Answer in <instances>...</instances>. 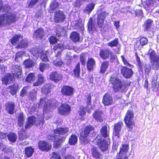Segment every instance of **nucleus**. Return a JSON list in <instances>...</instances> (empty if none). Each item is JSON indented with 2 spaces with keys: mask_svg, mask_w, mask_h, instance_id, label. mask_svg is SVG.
I'll return each instance as SVG.
<instances>
[{
  "mask_svg": "<svg viewBox=\"0 0 159 159\" xmlns=\"http://www.w3.org/2000/svg\"><path fill=\"white\" fill-rule=\"evenodd\" d=\"M2 3L0 2V12H5V13L0 16V27L10 25L16 20V14L9 11L10 7L7 5H2Z\"/></svg>",
  "mask_w": 159,
  "mask_h": 159,
  "instance_id": "f257e3e1",
  "label": "nucleus"
},
{
  "mask_svg": "<svg viewBox=\"0 0 159 159\" xmlns=\"http://www.w3.org/2000/svg\"><path fill=\"white\" fill-rule=\"evenodd\" d=\"M110 81L113 85V89L115 92H120L119 94L116 95L115 99L117 100L121 99L122 92L129 86L130 84V82L121 81L119 79L115 77H111Z\"/></svg>",
  "mask_w": 159,
  "mask_h": 159,
  "instance_id": "f03ea898",
  "label": "nucleus"
},
{
  "mask_svg": "<svg viewBox=\"0 0 159 159\" xmlns=\"http://www.w3.org/2000/svg\"><path fill=\"white\" fill-rule=\"evenodd\" d=\"M108 14L106 12L101 13L98 15L96 20H93L92 18H90L88 24V30L92 33L96 30V27L101 28L103 26L104 20Z\"/></svg>",
  "mask_w": 159,
  "mask_h": 159,
  "instance_id": "7ed1b4c3",
  "label": "nucleus"
},
{
  "mask_svg": "<svg viewBox=\"0 0 159 159\" xmlns=\"http://www.w3.org/2000/svg\"><path fill=\"white\" fill-rule=\"evenodd\" d=\"M57 106L56 101L55 100H48L47 98H41L38 103L39 108L43 107V109L44 111H49L51 108L54 109L56 108Z\"/></svg>",
  "mask_w": 159,
  "mask_h": 159,
  "instance_id": "20e7f679",
  "label": "nucleus"
},
{
  "mask_svg": "<svg viewBox=\"0 0 159 159\" xmlns=\"http://www.w3.org/2000/svg\"><path fill=\"white\" fill-rule=\"evenodd\" d=\"M91 97L90 95H88L86 96L85 102L86 103V107L83 106L80 107V110L79 111V115L81 116H83L86 113V111L89 113L92 109V107L91 105Z\"/></svg>",
  "mask_w": 159,
  "mask_h": 159,
  "instance_id": "39448f33",
  "label": "nucleus"
},
{
  "mask_svg": "<svg viewBox=\"0 0 159 159\" xmlns=\"http://www.w3.org/2000/svg\"><path fill=\"white\" fill-rule=\"evenodd\" d=\"M134 112L131 110L129 109L126 114L125 118V123L128 127L131 129L134 126Z\"/></svg>",
  "mask_w": 159,
  "mask_h": 159,
  "instance_id": "423d86ee",
  "label": "nucleus"
},
{
  "mask_svg": "<svg viewBox=\"0 0 159 159\" xmlns=\"http://www.w3.org/2000/svg\"><path fill=\"white\" fill-rule=\"evenodd\" d=\"M129 146L127 144H122L120 148V152L116 159H128L127 154L129 150Z\"/></svg>",
  "mask_w": 159,
  "mask_h": 159,
  "instance_id": "0eeeda50",
  "label": "nucleus"
},
{
  "mask_svg": "<svg viewBox=\"0 0 159 159\" xmlns=\"http://www.w3.org/2000/svg\"><path fill=\"white\" fill-rule=\"evenodd\" d=\"M66 19V15L63 11L59 10L56 11L54 16V20L55 23L63 22Z\"/></svg>",
  "mask_w": 159,
  "mask_h": 159,
  "instance_id": "6e6552de",
  "label": "nucleus"
},
{
  "mask_svg": "<svg viewBox=\"0 0 159 159\" xmlns=\"http://www.w3.org/2000/svg\"><path fill=\"white\" fill-rule=\"evenodd\" d=\"M120 73L126 79L130 78L132 76L134 72L132 70L125 66H122Z\"/></svg>",
  "mask_w": 159,
  "mask_h": 159,
  "instance_id": "1a4fd4ad",
  "label": "nucleus"
},
{
  "mask_svg": "<svg viewBox=\"0 0 159 159\" xmlns=\"http://www.w3.org/2000/svg\"><path fill=\"white\" fill-rule=\"evenodd\" d=\"M58 112L61 115H65L68 114L71 111L70 105L66 103L62 104L58 108Z\"/></svg>",
  "mask_w": 159,
  "mask_h": 159,
  "instance_id": "9d476101",
  "label": "nucleus"
},
{
  "mask_svg": "<svg viewBox=\"0 0 159 159\" xmlns=\"http://www.w3.org/2000/svg\"><path fill=\"white\" fill-rule=\"evenodd\" d=\"M12 74L14 78H20L22 77V69L21 67L18 65H14L12 66Z\"/></svg>",
  "mask_w": 159,
  "mask_h": 159,
  "instance_id": "9b49d317",
  "label": "nucleus"
},
{
  "mask_svg": "<svg viewBox=\"0 0 159 159\" xmlns=\"http://www.w3.org/2000/svg\"><path fill=\"white\" fill-rule=\"evenodd\" d=\"M74 88L67 85L64 86L61 88V93L64 96H72L73 94Z\"/></svg>",
  "mask_w": 159,
  "mask_h": 159,
  "instance_id": "f8f14e48",
  "label": "nucleus"
},
{
  "mask_svg": "<svg viewBox=\"0 0 159 159\" xmlns=\"http://www.w3.org/2000/svg\"><path fill=\"white\" fill-rule=\"evenodd\" d=\"M45 36L44 30L42 28H38L34 31L33 34V37L37 40H41Z\"/></svg>",
  "mask_w": 159,
  "mask_h": 159,
  "instance_id": "ddd939ff",
  "label": "nucleus"
},
{
  "mask_svg": "<svg viewBox=\"0 0 159 159\" xmlns=\"http://www.w3.org/2000/svg\"><path fill=\"white\" fill-rule=\"evenodd\" d=\"M39 149L42 151H48L51 149V145L46 141H40L38 143Z\"/></svg>",
  "mask_w": 159,
  "mask_h": 159,
  "instance_id": "4468645a",
  "label": "nucleus"
},
{
  "mask_svg": "<svg viewBox=\"0 0 159 159\" xmlns=\"http://www.w3.org/2000/svg\"><path fill=\"white\" fill-rule=\"evenodd\" d=\"M93 118L97 122H101L103 121V113L100 110L97 109L93 114Z\"/></svg>",
  "mask_w": 159,
  "mask_h": 159,
  "instance_id": "2eb2a0df",
  "label": "nucleus"
},
{
  "mask_svg": "<svg viewBox=\"0 0 159 159\" xmlns=\"http://www.w3.org/2000/svg\"><path fill=\"white\" fill-rule=\"evenodd\" d=\"M113 102L112 97L110 94L107 93L103 96L102 102L105 106L111 105Z\"/></svg>",
  "mask_w": 159,
  "mask_h": 159,
  "instance_id": "dca6fc26",
  "label": "nucleus"
},
{
  "mask_svg": "<svg viewBox=\"0 0 159 159\" xmlns=\"http://www.w3.org/2000/svg\"><path fill=\"white\" fill-rule=\"evenodd\" d=\"M148 43V40L146 38L143 37L140 39L139 40L136 41L134 44V47L136 48L140 49L143 47V46L147 44Z\"/></svg>",
  "mask_w": 159,
  "mask_h": 159,
  "instance_id": "f3484780",
  "label": "nucleus"
},
{
  "mask_svg": "<svg viewBox=\"0 0 159 159\" xmlns=\"http://www.w3.org/2000/svg\"><path fill=\"white\" fill-rule=\"evenodd\" d=\"M123 125L122 123L119 122L115 124L114 126V130L113 133V136L119 138L120 136V131L121 129V127Z\"/></svg>",
  "mask_w": 159,
  "mask_h": 159,
  "instance_id": "a211bd4d",
  "label": "nucleus"
},
{
  "mask_svg": "<svg viewBox=\"0 0 159 159\" xmlns=\"http://www.w3.org/2000/svg\"><path fill=\"white\" fill-rule=\"evenodd\" d=\"M69 129L67 127L59 128H57L54 130V134L57 135L58 137L61 136V135H63V136L66 134L68 132Z\"/></svg>",
  "mask_w": 159,
  "mask_h": 159,
  "instance_id": "6ab92c4d",
  "label": "nucleus"
},
{
  "mask_svg": "<svg viewBox=\"0 0 159 159\" xmlns=\"http://www.w3.org/2000/svg\"><path fill=\"white\" fill-rule=\"evenodd\" d=\"M5 106L6 110L9 114H14L15 107V105L14 102H9L6 104Z\"/></svg>",
  "mask_w": 159,
  "mask_h": 159,
  "instance_id": "aec40b11",
  "label": "nucleus"
},
{
  "mask_svg": "<svg viewBox=\"0 0 159 159\" xmlns=\"http://www.w3.org/2000/svg\"><path fill=\"white\" fill-rule=\"evenodd\" d=\"M50 76L51 80L56 82H58L60 80L62 77L61 74L57 71L52 72Z\"/></svg>",
  "mask_w": 159,
  "mask_h": 159,
  "instance_id": "412c9836",
  "label": "nucleus"
},
{
  "mask_svg": "<svg viewBox=\"0 0 159 159\" xmlns=\"http://www.w3.org/2000/svg\"><path fill=\"white\" fill-rule=\"evenodd\" d=\"M111 51L107 49L99 50V55L102 59L106 60L109 57V54Z\"/></svg>",
  "mask_w": 159,
  "mask_h": 159,
  "instance_id": "4be33fe9",
  "label": "nucleus"
},
{
  "mask_svg": "<svg viewBox=\"0 0 159 159\" xmlns=\"http://www.w3.org/2000/svg\"><path fill=\"white\" fill-rule=\"evenodd\" d=\"M96 65V62L93 58H89L87 62V68L88 71H93Z\"/></svg>",
  "mask_w": 159,
  "mask_h": 159,
  "instance_id": "5701e85b",
  "label": "nucleus"
},
{
  "mask_svg": "<svg viewBox=\"0 0 159 159\" xmlns=\"http://www.w3.org/2000/svg\"><path fill=\"white\" fill-rule=\"evenodd\" d=\"M13 74H8L7 76H5L2 78V81L3 84H7L10 83L14 78Z\"/></svg>",
  "mask_w": 159,
  "mask_h": 159,
  "instance_id": "b1692460",
  "label": "nucleus"
},
{
  "mask_svg": "<svg viewBox=\"0 0 159 159\" xmlns=\"http://www.w3.org/2000/svg\"><path fill=\"white\" fill-rule=\"evenodd\" d=\"M100 132L102 136L108 140H110L109 137V130L107 129V126L106 125L102 126L101 128Z\"/></svg>",
  "mask_w": 159,
  "mask_h": 159,
  "instance_id": "393cba45",
  "label": "nucleus"
},
{
  "mask_svg": "<svg viewBox=\"0 0 159 159\" xmlns=\"http://www.w3.org/2000/svg\"><path fill=\"white\" fill-rule=\"evenodd\" d=\"M66 138V136H65L57 137V140L54 142L53 144L54 148H57L60 147L61 143L65 140Z\"/></svg>",
  "mask_w": 159,
  "mask_h": 159,
  "instance_id": "a878e982",
  "label": "nucleus"
},
{
  "mask_svg": "<svg viewBox=\"0 0 159 159\" xmlns=\"http://www.w3.org/2000/svg\"><path fill=\"white\" fill-rule=\"evenodd\" d=\"M70 37L71 40L76 43L80 41V34L76 32L73 31L70 33Z\"/></svg>",
  "mask_w": 159,
  "mask_h": 159,
  "instance_id": "bb28decb",
  "label": "nucleus"
},
{
  "mask_svg": "<svg viewBox=\"0 0 159 159\" xmlns=\"http://www.w3.org/2000/svg\"><path fill=\"white\" fill-rule=\"evenodd\" d=\"M148 54H149V58L151 63L159 60V57L156 54L154 51L150 49Z\"/></svg>",
  "mask_w": 159,
  "mask_h": 159,
  "instance_id": "cd10ccee",
  "label": "nucleus"
},
{
  "mask_svg": "<svg viewBox=\"0 0 159 159\" xmlns=\"http://www.w3.org/2000/svg\"><path fill=\"white\" fill-rule=\"evenodd\" d=\"M107 139H103L100 142L99 144V147L102 151H104L107 150L108 148V141Z\"/></svg>",
  "mask_w": 159,
  "mask_h": 159,
  "instance_id": "c85d7f7f",
  "label": "nucleus"
},
{
  "mask_svg": "<svg viewBox=\"0 0 159 159\" xmlns=\"http://www.w3.org/2000/svg\"><path fill=\"white\" fill-rule=\"evenodd\" d=\"M153 23V21L150 19H148L146 21L143 25L144 30H150Z\"/></svg>",
  "mask_w": 159,
  "mask_h": 159,
  "instance_id": "c756f323",
  "label": "nucleus"
},
{
  "mask_svg": "<svg viewBox=\"0 0 159 159\" xmlns=\"http://www.w3.org/2000/svg\"><path fill=\"white\" fill-rule=\"evenodd\" d=\"M27 120V122L25 126L26 129L29 128L34 125L35 123L36 118L34 117L30 116L28 118Z\"/></svg>",
  "mask_w": 159,
  "mask_h": 159,
  "instance_id": "7c9ffc66",
  "label": "nucleus"
},
{
  "mask_svg": "<svg viewBox=\"0 0 159 159\" xmlns=\"http://www.w3.org/2000/svg\"><path fill=\"white\" fill-rule=\"evenodd\" d=\"M94 129V128L92 125L87 126L84 129V130L82 131L81 134L84 136L87 137L90 133Z\"/></svg>",
  "mask_w": 159,
  "mask_h": 159,
  "instance_id": "2f4dec72",
  "label": "nucleus"
},
{
  "mask_svg": "<svg viewBox=\"0 0 159 159\" xmlns=\"http://www.w3.org/2000/svg\"><path fill=\"white\" fill-rule=\"evenodd\" d=\"M109 65V62L108 61H103L101 65L100 73L102 74L104 73L108 68Z\"/></svg>",
  "mask_w": 159,
  "mask_h": 159,
  "instance_id": "473e14b6",
  "label": "nucleus"
},
{
  "mask_svg": "<svg viewBox=\"0 0 159 159\" xmlns=\"http://www.w3.org/2000/svg\"><path fill=\"white\" fill-rule=\"evenodd\" d=\"M25 120V119L24 117L23 114L21 113L20 114L18 119V126L20 128H22L21 129V131L22 132H23L24 130L23 128Z\"/></svg>",
  "mask_w": 159,
  "mask_h": 159,
  "instance_id": "72a5a7b5",
  "label": "nucleus"
},
{
  "mask_svg": "<svg viewBox=\"0 0 159 159\" xmlns=\"http://www.w3.org/2000/svg\"><path fill=\"white\" fill-rule=\"evenodd\" d=\"M8 90L11 94L13 95H15L17 93V90L18 89V85L17 84H14L11 86H10L8 88Z\"/></svg>",
  "mask_w": 159,
  "mask_h": 159,
  "instance_id": "f704fd0d",
  "label": "nucleus"
},
{
  "mask_svg": "<svg viewBox=\"0 0 159 159\" xmlns=\"http://www.w3.org/2000/svg\"><path fill=\"white\" fill-rule=\"evenodd\" d=\"M22 39V37L20 35H16L14 36L11 40V42L13 45H16L19 43V41L20 40H21Z\"/></svg>",
  "mask_w": 159,
  "mask_h": 159,
  "instance_id": "c9c22d12",
  "label": "nucleus"
},
{
  "mask_svg": "<svg viewBox=\"0 0 159 159\" xmlns=\"http://www.w3.org/2000/svg\"><path fill=\"white\" fill-rule=\"evenodd\" d=\"M51 87L52 85L50 84H45L42 88L41 92L46 94H48L49 92H50Z\"/></svg>",
  "mask_w": 159,
  "mask_h": 159,
  "instance_id": "e433bc0d",
  "label": "nucleus"
},
{
  "mask_svg": "<svg viewBox=\"0 0 159 159\" xmlns=\"http://www.w3.org/2000/svg\"><path fill=\"white\" fill-rule=\"evenodd\" d=\"M34 151V149L32 147H27L25 149V156L28 157H31Z\"/></svg>",
  "mask_w": 159,
  "mask_h": 159,
  "instance_id": "4c0bfd02",
  "label": "nucleus"
},
{
  "mask_svg": "<svg viewBox=\"0 0 159 159\" xmlns=\"http://www.w3.org/2000/svg\"><path fill=\"white\" fill-rule=\"evenodd\" d=\"M77 137L75 134H72L69 139V143L70 145H74L77 143Z\"/></svg>",
  "mask_w": 159,
  "mask_h": 159,
  "instance_id": "58836bf2",
  "label": "nucleus"
},
{
  "mask_svg": "<svg viewBox=\"0 0 159 159\" xmlns=\"http://www.w3.org/2000/svg\"><path fill=\"white\" fill-rule=\"evenodd\" d=\"M95 4L93 3L89 4L86 7L84 12L87 14H89L93 9Z\"/></svg>",
  "mask_w": 159,
  "mask_h": 159,
  "instance_id": "ea45409f",
  "label": "nucleus"
},
{
  "mask_svg": "<svg viewBox=\"0 0 159 159\" xmlns=\"http://www.w3.org/2000/svg\"><path fill=\"white\" fill-rule=\"evenodd\" d=\"M118 44L119 40L117 38H116L113 40L107 43V46L111 48L117 47Z\"/></svg>",
  "mask_w": 159,
  "mask_h": 159,
  "instance_id": "a19ab883",
  "label": "nucleus"
},
{
  "mask_svg": "<svg viewBox=\"0 0 159 159\" xmlns=\"http://www.w3.org/2000/svg\"><path fill=\"white\" fill-rule=\"evenodd\" d=\"M42 52V49L40 48L35 47L31 51L30 53L34 56H38L39 54H41Z\"/></svg>",
  "mask_w": 159,
  "mask_h": 159,
  "instance_id": "79ce46f5",
  "label": "nucleus"
},
{
  "mask_svg": "<svg viewBox=\"0 0 159 159\" xmlns=\"http://www.w3.org/2000/svg\"><path fill=\"white\" fill-rule=\"evenodd\" d=\"M24 64L26 68H31L34 66L35 63L33 61L28 59L24 61Z\"/></svg>",
  "mask_w": 159,
  "mask_h": 159,
  "instance_id": "37998d69",
  "label": "nucleus"
},
{
  "mask_svg": "<svg viewBox=\"0 0 159 159\" xmlns=\"http://www.w3.org/2000/svg\"><path fill=\"white\" fill-rule=\"evenodd\" d=\"M65 31V28L60 25L57 26L56 30V33L58 37L61 36V33Z\"/></svg>",
  "mask_w": 159,
  "mask_h": 159,
  "instance_id": "c03bdc74",
  "label": "nucleus"
},
{
  "mask_svg": "<svg viewBox=\"0 0 159 159\" xmlns=\"http://www.w3.org/2000/svg\"><path fill=\"white\" fill-rule=\"evenodd\" d=\"M8 139L12 143H15L16 142L17 139L16 135L14 133H9L7 135Z\"/></svg>",
  "mask_w": 159,
  "mask_h": 159,
  "instance_id": "a18cd8bd",
  "label": "nucleus"
},
{
  "mask_svg": "<svg viewBox=\"0 0 159 159\" xmlns=\"http://www.w3.org/2000/svg\"><path fill=\"white\" fill-rule=\"evenodd\" d=\"M60 4L56 0H53L50 6V8L53 11L56 8H59Z\"/></svg>",
  "mask_w": 159,
  "mask_h": 159,
  "instance_id": "49530a36",
  "label": "nucleus"
},
{
  "mask_svg": "<svg viewBox=\"0 0 159 159\" xmlns=\"http://www.w3.org/2000/svg\"><path fill=\"white\" fill-rule=\"evenodd\" d=\"M86 54L85 53H81L80 55V60L81 65L85 66L86 60Z\"/></svg>",
  "mask_w": 159,
  "mask_h": 159,
  "instance_id": "de8ad7c7",
  "label": "nucleus"
},
{
  "mask_svg": "<svg viewBox=\"0 0 159 159\" xmlns=\"http://www.w3.org/2000/svg\"><path fill=\"white\" fill-rule=\"evenodd\" d=\"M28 41L26 39L21 40L20 42L18 44L17 47L19 48H26L28 46Z\"/></svg>",
  "mask_w": 159,
  "mask_h": 159,
  "instance_id": "09e8293b",
  "label": "nucleus"
},
{
  "mask_svg": "<svg viewBox=\"0 0 159 159\" xmlns=\"http://www.w3.org/2000/svg\"><path fill=\"white\" fill-rule=\"evenodd\" d=\"M80 64L78 63L74 70V73L75 77H79L80 76Z\"/></svg>",
  "mask_w": 159,
  "mask_h": 159,
  "instance_id": "8fccbe9b",
  "label": "nucleus"
},
{
  "mask_svg": "<svg viewBox=\"0 0 159 159\" xmlns=\"http://www.w3.org/2000/svg\"><path fill=\"white\" fill-rule=\"evenodd\" d=\"M67 49L66 46H65L62 43L58 44L55 45L53 48V49L56 50L57 49H59L62 51L64 49Z\"/></svg>",
  "mask_w": 159,
  "mask_h": 159,
  "instance_id": "3c124183",
  "label": "nucleus"
},
{
  "mask_svg": "<svg viewBox=\"0 0 159 159\" xmlns=\"http://www.w3.org/2000/svg\"><path fill=\"white\" fill-rule=\"evenodd\" d=\"M43 82V77L41 74H39L38 75V80L33 85L34 86H38L40 85Z\"/></svg>",
  "mask_w": 159,
  "mask_h": 159,
  "instance_id": "603ef678",
  "label": "nucleus"
},
{
  "mask_svg": "<svg viewBox=\"0 0 159 159\" xmlns=\"http://www.w3.org/2000/svg\"><path fill=\"white\" fill-rule=\"evenodd\" d=\"M29 89L28 86H25L20 91V96L22 97L26 96Z\"/></svg>",
  "mask_w": 159,
  "mask_h": 159,
  "instance_id": "864d4df0",
  "label": "nucleus"
},
{
  "mask_svg": "<svg viewBox=\"0 0 159 159\" xmlns=\"http://www.w3.org/2000/svg\"><path fill=\"white\" fill-rule=\"evenodd\" d=\"M91 152L93 157L96 158H99L100 156V153L98 151L96 148H93L92 149Z\"/></svg>",
  "mask_w": 159,
  "mask_h": 159,
  "instance_id": "5fc2aeb1",
  "label": "nucleus"
},
{
  "mask_svg": "<svg viewBox=\"0 0 159 159\" xmlns=\"http://www.w3.org/2000/svg\"><path fill=\"white\" fill-rule=\"evenodd\" d=\"M49 67V65L48 63H41L40 64L39 66V70L42 72H43L44 70L48 69Z\"/></svg>",
  "mask_w": 159,
  "mask_h": 159,
  "instance_id": "6e6d98bb",
  "label": "nucleus"
},
{
  "mask_svg": "<svg viewBox=\"0 0 159 159\" xmlns=\"http://www.w3.org/2000/svg\"><path fill=\"white\" fill-rule=\"evenodd\" d=\"M35 79V76L34 73H30L27 76L26 80L29 82H31L33 81Z\"/></svg>",
  "mask_w": 159,
  "mask_h": 159,
  "instance_id": "4d7b16f0",
  "label": "nucleus"
},
{
  "mask_svg": "<svg viewBox=\"0 0 159 159\" xmlns=\"http://www.w3.org/2000/svg\"><path fill=\"white\" fill-rule=\"evenodd\" d=\"M87 137L84 136V135L81 134L80 139V143L82 144L85 145L88 143L89 141L87 139Z\"/></svg>",
  "mask_w": 159,
  "mask_h": 159,
  "instance_id": "13d9d810",
  "label": "nucleus"
},
{
  "mask_svg": "<svg viewBox=\"0 0 159 159\" xmlns=\"http://www.w3.org/2000/svg\"><path fill=\"white\" fill-rule=\"evenodd\" d=\"M58 137V135L55 134H51L48 135L47 138L50 141H55L57 140V138Z\"/></svg>",
  "mask_w": 159,
  "mask_h": 159,
  "instance_id": "bf43d9fd",
  "label": "nucleus"
},
{
  "mask_svg": "<svg viewBox=\"0 0 159 159\" xmlns=\"http://www.w3.org/2000/svg\"><path fill=\"white\" fill-rule=\"evenodd\" d=\"M152 65V69L157 70L159 69V60L154 61L151 63Z\"/></svg>",
  "mask_w": 159,
  "mask_h": 159,
  "instance_id": "052dcab7",
  "label": "nucleus"
},
{
  "mask_svg": "<svg viewBox=\"0 0 159 159\" xmlns=\"http://www.w3.org/2000/svg\"><path fill=\"white\" fill-rule=\"evenodd\" d=\"M48 40L51 44H55L57 42V39L54 36H52L48 38Z\"/></svg>",
  "mask_w": 159,
  "mask_h": 159,
  "instance_id": "680f3d73",
  "label": "nucleus"
},
{
  "mask_svg": "<svg viewBox=\"0 0 159 159\" xmlns=\"http://www.w3.org/2000/svg\"><path fill=\"white\" fill-rule=\"evenodd\" d=\"M155 2V0H147L146 4L147 7H154V3Z\"/></svg>",
  "mask_w": 159,
  "mask_h": 159,
  "instance_id": "e2e57ef3",
  "label": "nucleus"
},
{
  "mask_svg": "<svg viewBox=\"0 0 159 159\" xmlns=\"http://www.w3.org/2000/svg\"><path fill=\"white\" fill-rule=\"evenodd\" d=\"M121 57L125 65L131 68H133L134 67V66L133 65L130 64L127 61V60L123 56H121Z\"/></svg>",
  "mask_w": 159,
  "mask_h": 159,
  "instance_id": "0e129e2a",
  "label": "nucleus"
},
{
  "mask_svg": "<svg viewBox=\"0 0 159 159\" xmlns=\"http://www.w3.org/2000/svg\"><path fill=\"white\" fill-rule=\"evenodd\" d=\"M109 57L110 61L112 62L115 60L116 57V56L114 53L112 52V51H111L109 54Z\"/></svg>",
  "mask_w": 159,
  "mask_h": 159,
  "instance_id": "69168bd1",
  "label": "nucleus"
},
{
  "mask_svg": "<svg viewBox=\"0 0 159 159\" xmlns=\"http://www.w3.org/2000/svg\"><path fill=\"white\" fill-rule=\"evenodd\" d=\"M143 68H145V71L146 74L148 75L151 70V67L150 65H146Z\"/></svg>",
  "mask_w": 159,
  "mask_h": 159,
  "instance_id": "338daca9",
  "label": "nucleus"
},
{
  "mask_svg": "<svg viewBox=\"0 0 159 159\" xmlns=\"http://www.w3.org/2000/svg\"><path fill=\"white\" fill-rule=\"evenodd\" d=\"M51 159H61V157L57 153L53 152Z\"/></svg>",
  "mask_w": 159,
  "mask_h": 159,
  "instance_id": "774afa93",
  "label": "nucleus"
}]
</instances>
